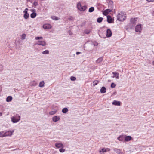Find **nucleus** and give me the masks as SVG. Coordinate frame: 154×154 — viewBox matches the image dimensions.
Masks as SVG:
<instances>
[{
  "label": "nucleus",
  "instance_id": "nucleus-1",
  "mask_svg": "<svg viewBox=\"0 0 154 154\" xmlns=\"http://www.w3.org/2000/svg\"><path fill=\"white\" fill-rule=\"evenodd\" d=\"M126 19L125 14L124 12H121L118 14L117 16V19L120 21H124Z\"/></svg>",
  "mask_w": 154,
  "mask_h": 154
},
{
  "label": "nucleus",
  "instance_id": "nucleus-2",
  "mask_svg": "<svg viewBox=\"0 0 154 154\" xmlns=\"http://www.w3.org/2000/svg\"><path fill=\"white\" fill-rule=\"evenodd\" d=\"M20 119V116L18 114H16L11 118V121L13 123L18 122Z\"/></svg>",
  "mask_w": 154,
  "mask_h": 154
},
{
  "label": "nucleus",
  "instance_id": "nucleus-3",
  "mask_svg": "<svg viewBox=\"0 0 154 154\" xmlns=\"http://www.w3.org/2000/svg\"><path fill=\"white\" fill-rule=\"evenodd\" d=\"M77 7L78 9L80 11H85L87 8V7L86 6H84L82 7L80 2H79L77 4Z\"/></svg>",
  "mask_w": 154,
  "mask_h": 154
},
{
  "label": "nucleus",
  "instance_id": "nucleus-4",
  "mask_svg": "<svg viewBox=\"0 0 154 154\" xmlns=\"http://www.w3.org/2000/svg\"><path fill=\"white\" fill-rule=\"evenodd\" d=\"M28 10V9L27 8H26L23 11V13H24L23 17L26 19H28L29 17V14L27 12Z\"/></svg>",
  "mask_w": 154,
  "mask_h": 154
},
{
  "label": "nucleus",
  "instance_id": "nucleus-5",
  "mask_svg": "<svg viewBox=\"0 0 154 154\" xmlns=\"http://www.w3.org/2000/svg\"><path fill=\"white\" fill-rule=\"evenodd\" d=\"M36 45H42V46H45L47 45L46 42L44 41H38L36 44Z\"/></svg>",
  "mask_w": 154,
  "mask_h": 154
},
{
  "label": "nucleus",
  "instance_id": "nucleus-6",
  "mask_svg": "<svg viewBox=\"0 0 154 154\" xmlns=\"http://www.w3.org/2000/svg\"><path fill=\"white\" fill-rule=\"evenodd\" d=\"M43 28L45 29H49L51 28L52 26L49 24H45L43 25Z\"/></svg>",
  "mask_w": 154,
  "mask_h": 154
},
{
  "label": "nucleus",
  "instance_id": "nucleus-7",
  "mask_svg": "<svg viewBox=\"0 0 154 154\" xmlns=\"http://www.w3.org/2000/svg\"><path fill=\"white\" fill-rule=\"evenodd\" d=\"M13 132L14 131H9L5 132V135H4V136H5V137L11 136L12 135Z\"/></svg>",
  "mask_w": 154,
  "mask_h": 154
},
{
  "label": "nucleus",
  "instance_id": "nucleus-8",
  "mask_svg": "<svg viewBox=\"0 0 154 154\" xmlns=\"http://www.w3.org/2000/svg\"><path fill=\"white\" fill-rule=\"evenodd\" d=\"M38 0H28V1L32 3L35 6L38 5Z\"/></svg>",
  "mask_w": 154,
  "mask_h": 154
},
{
  "label": "nucleus",
  "instance_id": "nucleus-9",
  "mask_svg": "<svg viewBox=\"0 0 154 154\" xmlns=\"http://www.w3.org/2000/svg\"><path fill=\"white\" fill-rule=\"evenodd\" d=\"M142 29L141 25H138L136 26L135 28V31L136 32H140Z\"/></svg>",
  "mask_w": 154,
  "mask_h": 154
},
{
  "label": "nucleus",
  "instance_id": "nucleus-10",
  "mask_svg": "<svg viewBox=\"0 0 154 154\" xmlns=\"http://www.w3.org/2000/svg\"><path fill=\"white\" fill-rule=\"evenodd\" d=\"M52 119L53 122H56L60 120V118L59 116H55L52 118Z\"/></svg>",
  "mask_w": 154,
  "mask_h": 154
},
{
  "label": "nucleus",
  "instance_id": "nucleus-11",
  "mask_svg": "<svg viewBox=\"0 0 154 154\" xmlns=\"http://www.w3.org/2000/svg\"><path fill=\"white\" fill-rule=\"evenodd\" d=\"M125 141H129L131 140L132 139L131 137L129 136H124Z\"/></svg>",
  "mask_w": 154,
  "mask_h": 154
},
{
  "label": "nucleus",
  "instance_id": "nucleus-12",
  "mask_svg": "<svg viewBox=\"0 0 154 154\" xmlns=\"http://www.w3.org/2000/svg\"><path fill=\"white\" fill-rule=\"evenodd\" d=\"M112 73L114 75L112 77L113 78H116L117 79L119 78V73L116 72H113Z\"/></svg>",
  "mask_w": 154,
  "mask_h": 154
},
{
  "label": "nucleus",
  "instance_id": "nucleus-13",
  "mask_svg": "<svg viewBox=\"0 0 154 154\" xmlns=\"http://www.w3.org/2000/svg\"><path fill=\"white\" fill-rule=\"evenodd\" d=\"M112 11V10L110 9H107L105 10L103 12V14L105 15H107L110 12Z\"/></svg>",
  "mask_w": 154,
  "mask_h": 154
},
{
  "label": "nucleus",
  "instance_id": "nucleus-14",
  "mask_svg": "<svg viewBox=\"0 0 154 154\" xmlns=\"http://www.w3.org/2000/svg\"><path fill=\"white\" fill-rule=\"evenodd\" d=\"M112 32L110 29H108L106 31V36L108 37H109L112 36Z\"/></svg>",
  "mask_w": 154,
  "mask_h": 154
},
{
  "label": "nucleus",
  "instance_id": "nucleus-15",
  "mask_svg": "<svg viewBox=\"0 0 154 154\" xmlns=\"http://www.w3.org/2000/svg\"><path fill=\"white\" fill-rule=\"evenodd\" d=\"M32 11L33 13L31 14L30 17L32 18H34L36 17L37 14L35 12H34L35 11V9H32Z\"/></svg>",
  "mask_w": 154,
  "mask_h": 154
},
{
  "label": "nucleus",
  "instance_id": "nucleus-16",
  "mask_svg": "<svg viewBox=\"0 0 154 154\" xmlns=\"http://www.w3.org/2000/svg\"><path fill=\"white\" fill-rule=\"evenodd\" d=\"M112 104L114 105L119 106L121 105V102L115 100L112 102Z\"/></svg>",
  "mask_w": 154,
  "mask_h": 154
},
{
  "label": "nucleus",
  "instance_id": "nucleus-17",
  "mask_svg": "<svg viewBox=\"0 0 154 154\" xmlns=\"http://www.w3.org/2000/svg\"><path fill=\"white\" fill-rule=\"evenodd\" d=\"M55 146L57 148H63V144L60 143H56Z\"/></svg>",
  "mask_w": 154,
  "mask_h": 154
},
{
  "label": "nucleus",
  "instance_id": "nucleus-18",
  "mask_svg": "<svg viewBox=\"0 0 154 154\" xmlns=\"http://www.w3.org/2000/svg\"><path fill=\"white\" fill-rule=\"evenodd\" d=\"M137 18H131L130 20V22L131 23H132L134 25L136 24V22L137 20Z\"/></svg>",
  "mask_w": 154,
  "mask_h": 154
},
{
  "label": "nucleus",
  "instance_id": "nucleus-19",
  "mask_svg": "<svg viewBox=\"0 0 154 154\" xmlns=\"http://www.w3.org/2000/svg\"><path fill=\"white\" fill-rule=\"evenodd\" d=\"M107 21L109 23H111L112 22V19L110 16H107Z\"/></svg>",
  "mask_w": 154,
  "mask_h": 154
},
{
  "label": "nucleus",
  "instance_id": "nucleus-20",
  "mask_svg": "<svg viewBox=\"0 0 154 154\" xmlns=\"http://www.w3.org/2000/svg\"><path fill=\"white\" fill-rule=\"evenodd\" d=\"M124 138V136L122 135L120 136L117 138V139L119 141H123V140Z\"/></svg>",
  "mask_w": 154,
  "mask_h": 154
},
{
  "label": "nucleus",
  "instance_id": "nucleus-21",
  "mask_svg": "<svg viewBox=\"0 0 154 154\" xmlns=\"http://www.w3.org/2000/svg\"><path fill=\"white\" fill-rule=\"evenodd\" d=\"M101 93H104L106 92V88L104 87H102L100 90Z\"/></svg>",
  "mask_w": 154,
  "mask_h": 154
},
{
  "label": "nucleus",
  "instance_id": "nucleus-22",
  "mask_svg": "<svg viewBox=\"0 0 154 154\" xmlns=\"http://www.w3.org/2000/svg\"><path fill=\"white\" fill-rule=\"evenodd\" d=\"M12 99V97L11 96H9L7 97L6 101L7 102H10L11 101Z\"/></svg>",
  "mask_w": 154,
  "mask_h": 154
},
{
  "label": "nucleus",
  "instance_id": "nucleus-23",
  "mask_svg": "<svg viewBox=\"0 0 154 154\" xmlns=\"http://www.w3.org/2000/svg\"><path fill=\"white\" fill-rule=\"evenodd\" d=\"M103 60V58L102 57H99L96 61V62L97 63H99L101 62Z\"/></svg>",
  "mask_w": 154,
  "mask_h": 154
},
{
  "label": "nucleus",
  "instance_id": "nucleus-24",
  "mask_svg": "<svg viewBox=\"0 0 154 154\" xmlns=\"http://www.w3.org/2000/svg\"><path fill=\"white\" fill-rule=\"evenodd\" d=\"M45 82L44 81L41 82L39 85V86L40 87H43L44 86Z\"/></svg>",
  "mask_w": 154,
  "mask_h": 154
},
{
  "label": "nucleus",
  "instance_id": "nucleus-25",
  "mask_svg": "<svg viewBox=\"0 0 154 154\" xmlns=\"http://www.w3.org/2000/svg\"><path fill=\"white\" fill-rule=\"evenodd\" d=\"M113 150L118 154H119L121 152L120 150L117 148H114L113 149Z\"/></svg>",
  "mask_w": 154,
  "mask_h": 154
},
{
  "label": "nucleus",
  "instance_id": "nucleus-26",
  "mask_svg": "<svg viewBox=\"0 0 154 154\" xmlns=\"http://www.w3.org/2000/svg\"><path fill=\"white\" fill-rule=\"evenodd\" d=\"M113 2L112 1H109V7L112 8V6L113 5Z\"/></svg>",
  "mask_w": 154,
  "mask_h": 154
},
{
  "label": "nucleus",
  "instance_id": "nucleus-27",
  "mask_svg": "<svg viewBox=\"0 0 154 154\" xmlns=\"http://www.w3.org/2000/svg\"><path fill=\"white\" fill-rule=\"evenodd\" d=\"M30 85L33 86H35L37 85V83L35 81H33L30 83Z\"/></svg>",
  "mask_w": 154,
  "mask_h": 154
},
{
  "label": "nucleus",
  "instance_id": "nucleus-28",
  "mask_svg": "<svg viewBox=\"0 0 154 154\" xmlns=\"http://www.w3.org/2000/svg\"><path fill=\"white\" fill-rule=\"evenodd\" d=\"M68 111V109L67 108H65L63 109L62 110V112L64 113H66Z\"/></svg>",
  "mask_w": 154,
  "mask_h": 154
},
{
  "label": "nucleus",
  "instance_id": "nucleus-29",
  "mask_svg": "<svg viewBox=\"0 0 154 154\" xmlns=\"http://www.w3.org/2000/svg\"><path fill=\"white\" fill-rule=\"evenodd\" d=\"M42 53L43 54H49V51L48 50H46L43 51Z\"/></svg>",
  "mask_w": 154,
  "mask_h": 154
},
{
  "label": "nucleus",
  "instance_id": "nucleus-30",
  "mask_svg": "<svg viewBox=\"0 0 154 154\" xmlns=\"http://www.w3.org/2000/svg\"><path fill=\"white\" fill-rule=\"evenodd\" d=\"M51 19L54 20H59V18L56 16H52L51 17Z\"/></svg>",
  "mask_w": 154,
  "mask_h": 154
},
{
  "label": "nucleus",
  "instance_id": "nucleus-31",
  "mask_svg": "<svg viewBox=\"0 0 154 154\" xmlns=\"http://www.w3.org/2000/svg\"><path fill=\"white\" fill-rule=\"evenodd\" d=\"M56 112H57V111L56 110L52 111H51L50 112H49V114L50 115H52L54 114H55L56 113Z\"/></svg>",
  "mask_w": 154,
  "mask_h": 154
},
{
  "label": "nucleus",
  "instance_id": "nucleus-32",
  "mask_svg": "<svg viewBox=\"0 0 154 154\" xmlns=\"http://www.w3.org/2000/svg\"><path fill=\"white\" fill-rule=\"evenodd\" d=\"M99 83V81L97 80H95L93 82V85L94 86H95V85H96L98 84V83Z\"/></svg>",
  "mask_w": 154,
  "mask_h": 154
},
{
  "label": "nucleus",
  "instance_id": "nucleus-33",
  "mask_svg": "<svg viewBox=\"0 0 154 154\" xmlns=\"http://www.w3.org/2000/svg\"><path fill=\"white\" fill-rule=\"evenodd\" d=\"M0 133H1V134H0V135L1 137H5V136H4V135H5V132L4 131L0 132Z\"/></svg>",
  "mask_w": 154,
  "mask_h": 154
},
{
  "label": "nucleus",
  "instance_id": "nucleus-34",
  "mask_svg": "<svg viewBox=\"0 0 154 154\" xmlns=\"http://www.w3.org/2000/svg\"><path fill=\"white\" fill-rule=\"evenodd\" d=\"M103 20V18L102 17L98 18L97 20V21L98 23L101 22Z\"/></svg>",
  "mask_w": 154,
  "mask_h": 154
},
{
  "label": "nucleus",
  "instance_id": "nucleus-35",
  "mask_svg": "<svg viewBox=\"0 0 154 154\" xmlns=\"http://www.w3.org/2000/svg\"><path fill=\"white\" fill-rule=\"evenodd\" d=\"M94 10V8L93 7H91L89 8V12H92Z\"/></svg>",
  "mask_w": 154,
  "mask_h": 154
},
{
  "label": "nucleus",
  "instance_id": "nucleus-36",
  "mask_svg": "<svg viewBox=\"0 0 154 154\" xmlns=\"http://www.w3.org/2000/svg\"><path fill=\"white\" fill-rule=\"evenodd\" d=\"M26 36V35L25 34H23L21 36V39L23 40L25 39Z\"/></svg>",
  "mask_w": 154,
  "mask_h": 154
},
{
  "label": "nucleus",
  "instance_id": "nucleus-37",
  "mask_svg": "<svg viewBox=\"0 0 154 154\" xmlns=\"http://www.w3.org/2000/svg\"><path fill=\"white\" fill-rule=\"evenodd\" d=\"M43 39V37H37L35 38V39L36 40H38L39 39Z\"/></svg>",
  "mask_w": 154,
  "mask_h": 154
},
{
  "label": "nucleus",
  "instance_id": "nucleus-38",
  "mask_svg": "<svg viewBox=\"0 0 154 154\" xmlns=\"http://www.w3.org/2000/svg\"><path fill=\"white\" fill-rule=\"evenodd\" d=\"M100 152H102L103 153L106 152L105 148H103L101 149V150L100 151Z\"/></svg>",
  "mask_w": 154,
  "mask_h": 154
},
{
  "label": "nucleus",
  "instance_id": "nucleus-39",
  "mask_svg": "<svg viewBox=\"0 0 154 154\" xmlns=\"http://www.w3.org/2000/svg\"><path fill=\"white\" fill-rule=\"evenodd\" d=\"M90 30H86L84 32L85 33L88 34H89L90 32Z\"/></svg>",
  "mask_w": 154,
  "mask_h": 154
},
{
  "label": "nucleus",
  "instance_id": "nucleus-40",
  "mask_svg": "<svg viewBox=\"0 0 154 154\" xmlns=\"http://www.w3.org/2000/svg\"><path fill=\"white\" fill-rule=\"evenodd\" d=\"M116 86V84L114 83H112L111 85V87L112 88H114Z\"/></svg>",
  "mask_w": 154,
  "mask_h": 154
},
{
  "label": "nucleus",
  "instance_id": "nucleus-41",
  "mask_svg": "<svg viewBox=\"0 0 154 154\" xmlns=\"http://www.w3.org/2000/svg\"><path fill=\"white\" fill-rule=\"evenodd\" d=\"M70 79L72 80V81H75L76 80V78L75 77H73V76H71V77H70Z\"/></svg>",
  "mask_w": 154,
  "mask_h": 154
},
{
  "label": "nucleus",
  "instance_id": "nucleus-42",
  "mask_svg": "<svg viewBox=\"0 0 154 154\" xmlns=\"http://www.w3.org/2000/svg\"><path fill=\"white\" fill-rule=\"evenodd\" d=\"M65 149H63L62 148L61 149H59V151L60 152H65Z\"/></svg>",
  "mask_w": 154,
  "mask_h": 154
},
{
  "label": "nucleus",
  "instance_id": "nucleus-43",
  "mask_svg": "<svg viewBox=\"0 0 154 154\" xmlns=\"http://www.w3.org/2000/svg\"><path fill=\"white\" fill-rule=\"evenodd\" d=\"M106 151L107 152V151H110V149H109V148H106Z\"/></svg>",
  "mask_w": 154,
  "mask_h": 154
},
{
  "label": "nucleus",
  "instance_id": "nucleus-44",
  "mask_svg": "<svg viewBox=\"0 0 154 154\" xmlns=\"http://www.w3.org/2000/svg\"><path fill=\"white\" fill-rule=\"evenodd\" d=\"M149 2H153L154 1V0H146Z\"/></svg>",
  "mask_w": 154,
  "mask_h": 154
},
{
  "label": "nucleus",
  "instance_id": "nucleus-45",
  "mask_svg": "<svg viewBox=\"0 0 154 154\" xmlns=\"http://www.w3.org/2000/svg\"><path fill=\"white\" fill-rule=\"evenodd\" d=\"M81 54V52H76V54L77 55H78L79 54Z\"/></svg>",
  "mask_w": 154,
  "mask_h": 154
},
{
  "label": "nucleus",
  "instance_id": "nucleus-46",
  "mask_svg": "<svg viewBox=\"0 0 154 154\" xmlns=\"http://www.w3.org/2000/svg\"><path fill=\"white\" fill-rule=\"evenodd\" d=\"M119 154H124L122 152H121Z\"/></svg>",
  "mask_w": 154,
  "mask_h": 154
},
{
  "label": "nucleus",
  "instance_id": "nucleus-47",
  "mask_svg": "<svg viewBox=\"0 0 154 154\" xmlns=\"http://www.w3.org/2000/svg\"><path fill=\"white\" fill-rule=\"evenodd\" d=\"M152 63L153 65H154V61H153L152 62Z\"/></svg>",
  "mask_w": 154,
  "mask_h": 154
},
{
  "label": "nucleus",
  "instance_id": "nucleus-48",
  "mask_svg": "<svg viewBox=\"0 0 154 154\" xmlns=\"http://www.w3.org/2000/svg\"><path fill=\"white\" fill-rule=\"evenodd\" d=\"M2 115V113L1 112H0V116H1Z\"/></svg>",
  "mask_w": 154,
  "mask_h": 154
}]
</instances>
